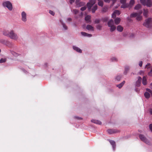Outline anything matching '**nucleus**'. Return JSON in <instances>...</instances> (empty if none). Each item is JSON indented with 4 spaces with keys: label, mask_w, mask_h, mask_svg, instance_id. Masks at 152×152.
Returning a JSON list of instances; mask_svg holds the SVG:
<instances>
[{
    "label": "nucleus",
    "mask_w": 152,
    "mask_h": 152,
    "mask_svg": "<svg viewBox=\"0 0 152 152\" xmlns=\"http://www.w3.org/2000/svg\"><path fill=\"white\" fill-rule=\"evenodd\" d=\"M126 0H121L120 2L121 4H126Z\"/></svg>",
    "instance_id": "a19ab883"
},
{
    "label": "nucleus",
    "mask_w": 152,
    "mask_h": 152,
    "mask_svg": "<svg viewBox=\"0 0 152 152\" xmlns=\"http://www.w3.org/2000/svg\"><path fill=\"white\" fill-rule=\"evenodd\" d=\"M6 59L1 58L0 60V63H3L5 62L6 61Z\"/></svg>",
    "instance_id": "c9c22d12"
},
{
    "label": "nucleus",
    "mask_w": 152,
    "mask_h": 152,
    "mask_svg": "<svg viewBox=\"0 0 152 152\" xmlns=\"http://www.w3.org/2000/svg\"><path fill=\"white\" fill-rule=\"evenodd\" d=\"M125 83V81H123L120 84L117 85L116 86L119 88H120L122 87V86Z\"/></svg>",
    "instance_id": "5701e85b"
},
{
    "label": "nucleus",
    "mask_w": 152,
    "mask_h": 152,
    "mask_svg": "<svg viewBox=\"0 0 152 152\" xmlns=\"http://www.w3.org/2000/svg\"><path fill=\"white\" fill-rule=\"evenodd\" d=\"M86 6H84V7H82L80 8V10L82 11H84L86 9Z\"/></svg>",
    "instance_id": "79ce46f5"
},
{
    "label": "nucleus",
    "mask_w": 152,
    "mask_h": 152,
    "mask_svg": "<svg viewBox=\"0 0 152 152\" xmlns=\"http://www.w3.org/2000/svg\"><path fill=\"white\" fill-rule=\"evenodd\" d=\"M139 137L141 140L144 142L146 144L150 145L151 144L149 141L145 137L144 135L140 134L139 135Z\"/></svg>",
    "instance_id": "0eeeda50"
},
{
    "label": "nucleus",
    "mask_w": 152,
    "mask_h": 152,
    "mask_svg": "<svg viewBox=\"0 0 152 152\" xmlns=\"http://www.w3.org/2000/svg\"><path fill=\"white\" fill-rule=\"evenodd\" d=\"M76 3L77 4V1H76Z\"/></svg>",
    "instance_id": "680f3d73"
},
{
    "label": "nucleus",
    "mask_w": 152,
    "mask_h": 152,
    "mask_svg": "<svg viewBox=\"0 0 152 152\" xmlns=\"http://www.w3.org/2000/svg\"><path fill=\"white\" fill-rule=\"evenodd\" d=\"M3 34L4 36L10 38L11 39L15 40H17L18 39V35L15 33L13 30L9 31L8 30H4L3 31Z\"/></svg>",
    "instance_id": "f257e3e1"
},
{
    "label": "nucleus",
    "mask_w": 152,
    "mask_h": 152,
    "mask_svg": "<svg viewBox=\"0 0 152 152\" xmlns=\"http://www.w3.org/2000/svg\"><path fill=\"white\" fill-rule=\"evenodd\" d=\"M140 3L144 6L150 7L152 6V1L151 0H140Z\"/></svg>",
    "instance_id": "7ed1b4c3"
},
{
    "label": "nucleus",
    "mask_w": 152,
    "mask_h": 152,
    "mask_svg": "<svg viewBox=\"0 0 152 152\" xmlns=\"http://www.w3.org/2000/svg\"><path fill=\"white\" fill-rule=\"evenodd\" d=\"M102 26L100 25L99 24L97 25L96 28L99 30H101Z\"/></svg>",
    "instance_id": "4c0bfd02"
},
{
    "label": "nucleus",
    "mask_w": 152,
    "mask_h": 152,
    "mask_svg": "<svg viewBox=\"0 0 152 152\" xmlns=\"http://www.w3.org/2000/svg\"><path fill=\"white\" fill-rule=\"evenodd\" d=\"M142 80V78L140 77H138V80L136 83V86H140L141 82Z\"/></svg>",
    "instance_id": "f8f14e48"
},
{
    "label": "nucleus",
    "mask_w": 152,
    "mask_h": 152,
    "mask_svg": "<svg viewBox=\"0 0 152 152\" xmlns=\"http://www.w3.org/2000/svg\"><path fill=\"white\" fill-rule=\"evenodd\" d=\"M86 28L87 30L91 31H94V27L90 25H88L87 26Z\"/></svg>",
    "instance_id": "2eb2a0df"
},
{
    "label": "nucleus",
    "mask_w": 152,
    "mask_h": 152,
    "mask_svg": "<svg viewBox=\"0 0 152 152\" xmlns=\"http://www.w3.org/2000/svg\"><path fill=\"white\" fill-rule=\"evenodd\" d=\"M121 77L122 76L121 75H118L116 77L115 79L117 81H120Z\"/></svg>",
    "instance_id": "72a5a7b5"
},
{
    "label": "nucleus",
    "mask_w": 152,
    "mask_h": 152,
    "mask_svg": "<svg viewBox=\"0 0 152 152\" xmlns=\"http://www.w3.org/2000/svg\"><path fill=\"white\" fill-rule=\"evenodd\" d=\"M23 71L25 73H26V72H26V71L25 70H24Z\"/></svg>",
    "instance_id": "052dcab7"
},
{
    "label": "nucleus",
    "mask_w": 152,
    "mask_h": 152,
    "mask_svg": "<svg viewBox=\"0 0 152 152\" xmlns=\"http://www.w3.org/2000/svg\"><path fill=\"white\" fill-rule=\"evenodd\" d=\"M149 129L151 132H152V124H150L149 126Z\"/></svg>",
    "instance_id": "49530a36"
},
{
    "label": "nucleus",
    "mask_w": 152,
    "mask_h": 152,
    "mask_svg": "<svg viewBox=\"0 0 152 152\" xmlns=\"http://www.w3.org/2000/svg\"><path fill=\"white\" fill-rule=\"evenodd\" d=\"M75 0H70L69 2L70 4H72V3H73Z\"/></svg>",
    "instance_id": "603ef678"
},
{
    "label": "nucleus",
    "mask_w": 152,
    "mask_h": 152,
    "mask_svg": "<svg viewBox=\"0 0 152 152\" xmlns=\"http://www.w3.org/2000/svg\"><path fill=\"white\" fill-rule=\"evenodd\" d=\"M79 7H81L85 4V3L83 2H80L79 3Z\"/></svg>",
    "instance_id": "a18cd8bd"
},
{
    "label": "nucleus",
    "mask_w": 152,
    "mask_h": 152,
    "mask_svg": "<svg viewBox=\"0 0 152 152\" xmlns=\"http://www.w3.org/2000/svg\"><path fill=\"white\" fill-rule=\"evenodd\" d=\"M116 17V15L114 13H113V14L112 15V17L114 18H115Z\"/></svg>",
    "instance_id": "de8ad7c7"
},
{
    "label": "nucleus",
    "mask_w": 152,
    "mask_h": 152,
    "mask_svg": "<svg viewBox=\"0 0 152 152\" xmlns=\"http://www.w3.org/2000/svg\"><path fill=\"white\" fill-rule=\"evenodd\" d=\"M91 17V16L89 15H87L86 17L85 20L87 23H89L90 22Z\"/></svg>",
    "instance_id": "a878e982"
},
{
    "label": "nucleus",
    "mask_w": 152,
    "mask_h": 152,
    "mask_svg": "<svg viewBox=\"0 0 152 152\" xmlns=\"http://www.w3.org/2000/svg\"><path fill=\"white\" fill-rule=\"evenodd\" d=\"M0 42L6 45L10 48L12 47V43L7 40L3 39H0Z\"/></svg>",
    "instance_id": "20e7f679"
},
{
    "label": "nucleus",
    "mask_w": 152,
    "mask_h": 152,
    "mask_svg": "<svg viewBox=\"0 0 152 152\" xmlns=\"http://www.w3.org/2000/svg\"><path fill=\"white\" fill-rule=\"evenodd\" d=\"M129 69V66H126L125 68V70L124 73V74L125 75H126Z\"/></svg>",
    "instance_id": "6ab92c4d"
},
{
    "label": "nucleus",
    "mask_w": 152,
    "mask_h": 152,
    "mask_svg": "<svg viewBox=\"0 0 152 152\" xmlns=\"http://www.w3.org/2000/svg\"><path fill=\"white\" fill-rule=\"evenodd\" d=\"M3 5L4 7H7L8 10H12V6L11 3L9 1H7L3 3Z\"/></svg>",
    "instance_id": "39448f33"
},
{
    "label": "nucleus",
    "mask_w": 152,
    "mask_h": 152,
    "mask_svg": "<svg viewBox=\"0 0 152 152\" xmlns=\"http://www.w3.org/2000/svg\"><path fill=\"white\" fill-rule=\"evenodd\" d=\"M117 30L119 32H122L123 29V27L120 25L118 26L117 28Z\"/></svg>",
    "instance_id": "4be33fe9"
},
{
    "label": "nucleus",
    "mask_w": 152,
    "mask_h": 152,
    "mask_svg": "<svg viewBox=\"0 0 152 152\" xmlns=\"http://www.w3.org/2000/svg\"><path fill=\"white\" fill-rule=\"evenodd\" d=\"M98 5L101 7H103V1L102 0L98 1Z\"/></svg>",
    "instance_id": "cd10ccee"
},
{
    "label": "nucleus",
    "mask_w": 152,
    "mask_h": 152,
    "mask_svg": "<svg viewBox=\"0 0 152 152\" xmlns=\"http://www.w3.org/2000/svg\"><path fill=\"white\" fill-rule=\"evenodd\" d=\"M109 141L111 144L112 145L113 150L114 151L116 147L115 142L114 141L111 140H109Z\"/></svg>",
    "instance_id": "ddd939ff"
},
{
    "label": "nucleus",
    "mask_w": 152,
    "mask_h": 152,
    "mask_svg": "<svg viewBox=\"0 0 152 152\" xmlns=\"http://www.w3.org/2000/svg\"><path fill=\"white\" fill-rule=\"evenodd\" d=\"M109 19V18L108 17H105L102 18L101 20L103 21V22H105L107 21Z\"/></svg>",
    "instance_id": "473e14b6"
},
{
    "label": "nucleus",
    "mask_w": 152,
    "mask_h": 152,
    "mask_svg": "<svg viewBox=\"0 0 152 152\" xmlns=\"http://www.w3.org/2000/svg\"><path fill=\"white\" fill-rule=\"evenodd\" d=\"M67 20L69 21H71L72 20V18H67Z\"/></svg>",
    "instance_id": "4d7b16f0"
},
{
    "label": "nucleus",
    "mask_w": 152,
    "mask_h": 152,
    "mask_svg": "<svg viewBox=\"0 0 152 152\" xmlns=\"http://www.w3.org/2000/svg\"><path fill=\"white\" fill-rule=\"evenodd\" d=\"M121 20V19L119 18H116L114 20V22H115V24L116 25L120 23Z\"/></svg>",
    "instance_id": "a211bd4d"
},
{
    "label": "nucleus",
    "mask_w": 152,
    "mask_h": 152,
    "mask_svg": "<svg viewBox=\"0 0 152 152\" xmlns=\"http://www.w3.org/2000/svg\"><path fill=\"white\" fill-rule=\"evenodd\" d=\"M135 1L134 0H131L130 1L129 4V6L130 7H132L134 4Z\"/></svg>",
    "instance_id": "c85d7f7f"
},
{
    "label": "nucleus",
    "mask_w": 152,
    "mask_h": 152,
    "mask_svg": "<svg viewBox=\"0 0 152 152\" xmlns=\"http://www.w3.org/2000/svg\"><path fill=\"white\" fill-rule=\"evenodd\" d=\"M75 118H76V119H82L81 118L79 117H77V116L75 117Z\"/></svg>",
    "instance_id": "864d4df0"
},
{
    "label": "nucleus",
    "mask_w": 152,
    "mask_h": 152,
    "mask_svg": "<svg viewBox=\"0 0 152 152\" xmlns=\"http://www.w3.org/2000/svg\"><path fill=\"white\" fill-rule=\"evenodd\" d=\"M100 20L98 19L95 20L94 22L95 23H99L100 22Z\"/></svg>",
    "instance_id": "58836bf2"
},
{
    "label": "nucleus",
    "mask_w": 152,
    "mask_h": 152,
    "mask_svg": "<svg viewBox=\"0 0 152 152\" xmlns=\"http://www.w3.org/2000/svg\"><path fill=\"white\" fill-rule=\"evenodd\" d=\"M81 34L84 37H90L92 36L91 34H87L85 32H81Z\"/></svg>",
    "instance_id": "dca6fc26"
},
{
    "label": "nucleus",
    "mask_w": 152,
    "mask_h": 152,
    "mask_svg": "<svg viewBox=\"0 0 152 152\" xmlns=\"http://www.w3.org/2000/svg\"><path fill=\"white\" fill-rule=\"evenodd\" d=\"M150 65V64L149 63H148L146 65L145 67V68L147 67V66L148 65Z\"/></svg>",
    "instance_id": "13d9d810"
},
{
    "label": "nucleus",
    "mask_w": 152,
    "mask_h": 152,
    "mask_svg": "<svg viewBox=\"0 0 152 152\" xmlns=\"http://www.w3.org/2000/svg\"><path fill=\"white\" fill-rule=\"evenodd\" d=\"M12 53L13 54V55L15 56H17V54L16 53H15L14 52H12Z\"/></svg>",
    "instance_id": "09e8293b"
},
{
    "label": "nucleus",
    "mask_w": 152,
    "mask_h": 152,
    "mask_svg": "<svg viewBox=\"0 0 152 152\" xmlns=\"http://www.w3.org/2000/svg\"><path fill=\"white\" fill-rule=\"evenodd\" d=\"M21 20L24 22H26L27 20L26 14V13L23 11L21 13Z\"/></svg>",
    "instance_id": "9d476101"
},
{
    "label": "nucleus",
    "mask_w": 152,
    "mask_h": 152,
    "mask_svg": "<svg viewBox=\"0 0 152 152\" xmlns=\"http://www.w3.org/2000/svg\"><path fill=\"white\" fill-rule=\"evenodd\" d=\"M72 12L75 14H76L78 12V11L76 9L73 10Z\"/></svg>",
    "instance_id": "ea45409f"
},
{
    "label": "nucleus",
    "mask_w": 152,
    "mask_h": 152,
    "mask_svg": "<svg viewBox=\"0 0 152 152\" xmlns=\"http://www.w3.org/2000/svg\"><path fill=\"white\" fill-rule=\"evenodd\" d=\"M49 13L52 15H54L55 13L51 10H50L49 12Z\"/></svg>",
    "instance_id": "c03bdc74"
},
{
    "label": "nucleus",
    "mask_w": 152,
    "mask_h": 152,
    "mask_svg": "<svg viewBox=\"0 0 152 152\" xmlns=\"http://www.w3.org/2000/svg\"><path fill=\"white\" fill-rule=\"evenodd\" d=\"M91 122L98 124H102V123L100 121L96 120H91Z\"/></svg>",
    "instance_id": "aec40b11"
},
{
    "label": "nucleus",
    "mask_w": 152,
    "mask_h": 152,
    "mask_svg": "<svg viewBox=\"0 0 152 152\" xmlns=\"http://www.w3.org/2000/svg\"><path fill=\"white\" fill-rule=\"evenodd\" d=\"M150 86L151 88L152 89V83L151 84Z\"/></svg>",
    "instance_id": "bf43d9fd"
},
{
    "label": "nucleus",
    "mask_w": 152,
    "mask_h": 152,
    "mask_svg": "<svg viewBox=\"0 0 152 152\" xmlns=\"http://www.w3.org/2000/svg\"><path fill=\"white\" fill-rule=\"evenodd\" d=\"M142 83L144 85H145L147 84L146 78L145 76L143 77Z\"/></svg>",
    "instance_id": "bb28decb"
},
{
    "label": "nucleus",
    "mask_w": 152,
    "mask_h": 152,
    "mask_svg": "<svg viewBox=\"0 0 152 152\" xmlns=\"http://www.w3.org/2000/svg\"><path fill=\"white\" fill-rule=\"evenodd\" d=\"M152 21L151 18H148L145 20V22L143 24V25L147 28L150 27L151 23Z\"/></svg>",
    "instance_id": "423d86ee"
},
{
    "label": "nucleus",
    "mask_w": 152,
    "mask_h": 152,
    "mask_svg": "<svg viewBox=\"0 0 152 152\" xmlns=\"http://www.w3.org/2000/svg\"><path fill=\"white\" fill-rule=\"evenodd\" d=\"M139 14V12L138 13H136V12H134L132 14H131L130 16L131 18H134L135 17H137V15Z\"/></svg>",
    "instance_id": "b1692460"
},
{
    "label": "nucleus",
    "mask_w": 152,
    "mask_h": 152,
    "mask_svg": "<svg viewBox=\"0 0 152 152\" xmlns=\"http://www.w3.org/2000/svg\"><path fill=\"white\" fill-rule=\"evenodd\" d=\"M144 12H143V15L146 18H147L148 16V10L147 9H143Z\"/></svg>",
    "instance_id": "f3484780"
},
{
    "label": "nucleus",
    "mask_w": 152,
    "mask_h": 152,
    "mask_svg": "<svg viewBox=\"0 0 152 152\" xmlns=\"http://www.w3.org/2000/svg\"><path fill=\"white\" fill-rule=\"evenodd\" d=\"M108 133L109 134H112L114 133H115L117 132L114 129H108L107 130Z\"/></svg>",
    "instance_id": "412c9836"
},
{
    "label": "nucleus",
    "mask_w": 152,
    "mask_h": 152,
    "mask_svg": "<svg viewBox=\"0 0 152 152\" xmlns=\"http://www.w3.org/2000/svg\"><path fill=\"white\" fill-rule=\"evenodd\" d=\"M108 25L110 28V31L111 32L114 31L116 28V26L114 25V21L112 19L109 20L108 22Z\"/></svg>",
    "instance_id": "f03ea898"
},
{
    "label": "nucleus",
    "mask_w": 152,
    "mask_h": 152,
    "mask_svg": "<svg viewBox=\"0 0 152 152\" xmlns=\"http://www.w3.org/2000/svg\"><path fill=\"white\" fill-rule=\"evenodd\" d=\"M122 5L121 6V8H125L128 7V5L126 4H122Z\"/></svg>",
    "instance_id": "2f4dec72"
},
{
    "label": "nucleus",
    "mask_w": 152,
    "mask_h": 152,
    "mask_svg": "<svg viewBox=\"0 0 152 152\" xmlns=\"http://www.w3.org/2000/svg\"><path fill=\"white\" fill-rule=\"evenodd\" d=\"M97 6L96 5H95L94 6H93L92 8V13H94L96 10L97 9Z\"/></svg>",
    "instance_id": "393cba45"
},
{
    "label": "nucleus",
    "mask_w": 152,
    "mask_h": 152,
    "mask_svg": "<svg viewBox=\"0 0 152 152\" xmlns=\"http://www.w3.org/2000/svg\"><path fill=\"white\" fill-rule=\"evenodd\" d=\"M111 60L113 61H118L117 58L115 57H112L111 59Z\"/></svg>",
    "instance_id": "f704fd0d"
},
{
    "label": "nucleus",
    "mask_w": 152,
    "mask_h": 152,
    "mask_svg": "<svg viewBox=\"0 0 152 152\" xmlns=\"http://www.w3.org/2000/svg\"><path fill=\"white\" fill-rule=\"evenodd\" d=\"M146 91L144 93V96L146 98L148 99L150 96V94L152 96V91L148 88L146 89Z\"/></svg>",
    "instance_id": "6e6552de"
},
{
    "label": "nucleus",
    "mask_w": 152,
    "mask_h": 152,
    "mask_svg": "<svg viewBox=\"0 0 152 152\" xmlns=\"http://www.w3.org/2000/svg\"><path fill=\"white\" fill-rule=\"evenodd\" d=\"M142 61H140L139 63V65L141 67L142 66Z\"/></svg>",
    "instance_id": "3c124183"
},
{
    "label": "nucleus",
    "mask_w": 152,
    "mask_h": 152,
    "mask_svg": "<svg viewBox=\"0 0 152 152\" xmlns=\"http://www.w3.org/2000/svg\"><path fill=\"white\" fill-rule=\"evenodd\" d=\"M113 2V4L116 1V0H111Z\"/></svg>",
    "instance_id": "6e6d98bb"
},
{
    "label": "nucleus",
    "mask_w": 152,
    "mask_h": 152,
    "mask_svg": "<svg viewBox=\"0 0 152 152\" xmlns=\"http://www.w3.org/2000/svg\"><path fill=\"white\" fill-rule=\"evenodd\" d=\"M149 112L150 114L152 115V109H150Z\"/></svg>",
    "instance_id": "5fc2aeb1"
},
{
    "label": "nucleus",
    "mask_w": 152,
    "mask_h": 152,
    "mask_svg": "<svg viewBox=\"0 0 152 152\" xmlns=\"http://www.w3.org/2000/svg\"><path fill=\"white\" fill-rule=\"evenodd\" d=\"M73 48L77 52L80 53L82 52V50H81L78 47L74 46H73Z\"/></svg>",
    "instance_id": "4468645a"
},
{
    "label": "nucleus",
    "mask_w": 152,
    "mask_h": 152,
    "mask_svg": "<svg viewBox=\"0 0 152 152\" xmlns=\"http://www.w3.org/2000/svg\"><path fill=\"white\" fill-rule=\"evenodd\" d=\"M142 13V11H141L139 12V14L137 16L136 19L138 21L141 20L142 19V16L141 15Z\"/></svg>",
    "instance_id": "9b49d317"
},
{
    "label": "nucleus",
    "mask_w": 152,
    "mask_h": 152,
    "mask_svg": "<svg viewBox=\"0 0 152 152\" xmlns=\"http://www.w3.org/2000/svg\"><path fill=\"white\" fill-rule=\"evenodd\" d=\"M107 8L104 7V8H103L102 9V11L103 12H105L107 11Z\"/></svg>",
    "instance_id": "37998d69"
},
{
    "label": "nucleus",
    "mask_w": 152,
    "mask_h": 152,
    "mask_svg": "<svg viewBox=\"0 0 152 152\" xmlns=\"http://www.w3.org/2000/svg\"><path fill=\"white\" fill-rule=\"evenodd\" d=\"M61 24H62L63 28L65 30H66L67 29V27L66 26L64 23L62 21H60Z\"/></svg>",
    "instance_id": "7c9ffc66"
},
{
    "label": "nucleus",
    "mask_w": 152,
    "mask_h": 152,
    "mask_svg": "<svg viewBox=\"0 0 152 152\" xmlns=\"http://www.w3.org/2000/svg\"><path fill=\"white\" fill-rule=\"evenodd\" d=\"M113 13H114L116 15H119L120 14V11L118 10H115L113 12Z\"/></svg>",
    "instance_id": "e433bc0d"
},
{
    "label": "nucleus",
    "mask_w": 152,
    "mask_h": 152,
    "mask_svg": "<svg viewBox=\"0 0 152 152\" xmlns=\"http://www.w3.org/2000/svg\"><path fill=\"white\" fill-rule=\"evenodd\" d=\"M141 5L140 4H137L134 7V9L136 10H138L141 7Z\"/></svg>",
    "instance_id": "c756f323"
},
{
    "label": "nucleus",
    "mask_w": 152,
    "mask_h": 152,
    "mask_svg": "<svg viewBox=\"0 0 152 152\" xmlns=\"http://www.w3.org/2000/svg\"><path fill=\"white\" fill-rule=\"evenodd\" d=\"M96 0H90L89 2L87 3V6L89 11L90 10L91 7L95 3Z\"/></svg>",
    "instance_id": "1a4fd4ad"
},
{
    "label": "nucleus",
    "mask_w": 152,
    "mask_h": 152,
    "mask_svg": "<svg viewBox=\"0 0 152 152\" xmlns=\"http://www.w3.org/2000/svg\"><path fill=\"white\" fill-rule=\"evenodd\" d=\"M111 0H104V2L107 3H109Z\"/></svg>",
    "instance_id": "8fccbe9b"
}]
</instances>
